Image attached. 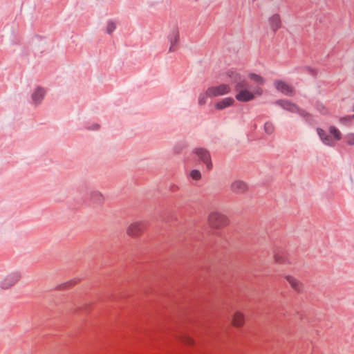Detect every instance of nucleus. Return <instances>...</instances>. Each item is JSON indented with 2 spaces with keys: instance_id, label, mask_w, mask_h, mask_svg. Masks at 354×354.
Wrapping results in <instances>:
<instances>
[{
  "instance_id": "f704fd0d",
  "label": "nucleus",
  "mask_w": 354,
  "mask_h": 354,
  "mask_svg": "<svg viewBox=\"0 0 354 354\" xmlns=\"http://www.w3.org/2000/svg\"><path fill=\"white\" fill-rule=\"evenodd\" d=\"M353 111H354V104H353Z\"/></svg>"
},
{
  "instance_id": "20e7f679",
  "label": "nucleus",
  "mask_w": 354,
  "mask_h": 354,
  "mask_svg": "<svg viewBox=\"0 0 354 354\" xmlns=\"http://www.w3.org/2000/svg\"><path fill=\"white\" fill-rule=\"evenodd\" d=\"M276 104L280 106L283 109L288 111L292 113H297L301 117L308 119L310 118V114L306 111L301 109L299 106L287 100H279L276 102Z\"/></svg>"
},
{
  "instance_id": "6ab92c4d",
  "label": "nucleus",
  "mask_w": 354,
  "mask_h": 354,
  "mask_svg": "<svg viewBox=\"0 0 354 354\" xmlns=\"http://www.w3.org/2000/svg\"><path fill=\"white\" fill-rule=\"evenodd\" d=\"M179 339L186 345H194L195 342L193 338L184 334L179 337Z\"/></svg>"
},
{
  "instance_id": "c9c22d12",
  "label": "nucleus",
  "mask_w": 354,
  "mask_h": 354,
  "mask_svg": "<svg viewBox=\"0 0 354 354\" xmlns=\"http://www.w3.org/2000/svg\"><path fill=\"white\" fill-rule=\"evenodd\" d=\"M352 118H354V115H352Z\"/></svg>"
},
{
  "instance_id": "a211bd4d",
  "label": "nucleus",
  "mask_w": 354,
  "mask_h": 354,
  "mask_svg": "<svg viewBox=\"0 0 354 354\" xmlns=\"http://www.w3.org/2000/svg\"><path fill=\"white\" fill-rule=\"evenodd\" d=\"M248 77L251 80L254 81L255 83L258 84L262 85L264 84L265 80L263 77L259 75H257L256 73H250L248 75Z\"/></svg>"
},
{
  "instance_id": "9d476101",
  "label": "nucleus",
  "mask_w": 354,
  "mask_h": 354,
  "mask_svg": "<svg viewBox=\"0 0 354 354\" xmlns=\"http://www.w3.org/2000/svg\"><path fill=\"white\" fill-rule=\"evenodd\" d=\"M248 189L247 183L241 180H236L230 184V190L237 194H243Z\"/></svg>"
},
{
  "instance_id": "f257e3e1",
  "label": "nucleus",
  "mask_w": 354,
  "mask_h": 354,
  "mask_svg": "<svg viewBox=\"0 0 354 354\" xmlns=\"http://www.w3.org/2000/svg\"><path fill=\"white\" fill-rule=\"evenodd\" d=\"M225 80L234 84V91L237 92L235 97L239 102H249L254 98V93L248 90V83L238 72L232 70L227 71Z\"/></svg>"
},
{
  "instance_id": "f8f14e48",
  "label": "nucleus",
  "mask_w": 354,
  "mask_h": 354,
  "mask_svg": "<svg viewBox=\"0 0 354 354\" xmlns=\"http://www.w3.org/2000/svg\"><path fill=\"white\" fill-rule=\"evenodd\" d=\"M88 197L90 202L93 205L101 206L104 203V196L97 190H90Z\"/></svg>"
},
{
  "instance_id": "2eb2a0df",
  "label": "nucleus",
  "mask_w": 354,
  "mask_h": 354,
  "mask_svg": "<svg viewBox=\"0 0 354 354\" xmlns=\"http://www.w3.org/2000/svg\"><path fill=\"white\" fill-rule=\"evenodd\" d=\"M271 29L275 32L281 26V17L279 14H274L268 19Z\"/></svg>"
},
{
  "instance_id": "5701e85b",
  "label": "nucleus",
  "mask_w": 354,
  "mask_h": 354,
  "mask_svg": "<svg viewBox=\"0 0 354 354\" xmlns=\"http://www.w3.org/2000/svg\"><path fill=\"white\" fill-rule=\"evenodd\" d=\"M189 176L191 178L195 180H198L201 178V174L198 169H193L190 171Z\"/></svg>"
},
{
  "instance_id": "f03ea898",
  "label": "nucleus",
  "mask_w": 354,
  "mask_h": 354,
  "mask_svg": "<svg viewBox=\"0 0 354 354\" xmlns=\"http://www.w3.org/2000/svg\"><path fill=\"white\" fill-rule=\"evenodd\" d=\"M209 226L214 230H221L229 224L228 217L218 211H212L207 216Z\"/></svg>"
},
{
  "instance_id": "c85d7f7f",
  "label": "nucleus",
  "mask_w": 354,
  "mask_h": 354,
  "mask_svg": "<svg viewBox=\"0 0 354 354\" xmlns=\"http://www.w3.org/2000/svg\"><path fill=\"white\" fill-rule=\"evenodd\" d=\"M178 186L175 184H172L169 186V190L173 192L178 191Z\"/></svg>"
},
{
  "instance_id": "39448f33",
  "label": "nucleus",
  "mask_w": 354,
  "mask_h": 354,
  "mask_svg": "<svg viewBox=\"0 0 354 354\" xmlns=\"http://www.w3.org/2000/svg\"><path fill=\"white\" fill-rule=\"evenodd\" d=\"M231 91V87L227 84H221L218 86H210L207 88V93L209 97H217L228 94Z\"/></svg>"
},
{
  "instance_id": "cd10ccee",
  "label": "nucleus",
  "mask_w": 354,
  "mask_h": 354,
  "mask_svg": "<svg viewBox=\"0 0 354 354\" xmlns=\"http://www.w3.org/2000/svg\"><path fill=\"white\" fill-rule=\"evenodd\" d=\"M304 71L308 72L309 74L312 75H315L317 74V71L314 68H311L308 66H305L302 68Z\"/></svg>"
},
{
  "instance_id": "4468645a",
  "label": "nucleus",
  "mask_w": 354,
  "mask_h": 354,
  "mask_svg": "<svg viewBox=\"0 0 354 354\" xmlns=\"http://www.w3.org/2000/svg\"><path fill=\"white\" fill-rule=\"evenodd\" d=\"M168 40L170 43L169 51H174L179 40V32L177 29L174 28L170 32L168 35Z\"/></svg>"
},
{
  "instance_id": "6e6552de",
  "label": "nucleus",
  "mask_w": 354,
  "mask_h": 354,
  "mask_svg": "<svg viewBox=\"0 0 354 354\" xmlns=\"http://www.w3.org/2000/svg\"><path fill=\"white\" fill-rule=\"evenodd\" d=\"M21 278L19 272H12L0 282V287L2 289H8L13 286Z\"/></svg>"
},
{
  "instance_id": "4be33fe9",
  "label": "nucleus",
  "mask_w": 354,
  "mask_h": 354,
  "mask_svg": "<svg viewBox=\"0 0 354 354\" xmlns=\"http://www.w3.org/2000/svg\"><path fill=\"white\" fill-rule=\"evenodd\" d=\"M315 107L317 110L323 115H326L328 113V110L322 103L317 102Z\"/></svg>"
},
{
  "instance_id": "7ed1b4c3",
  "label": "nucleus",
  "mask_w": 354,
  "mask_h": 354,
  "mask_svg": "<svg viewBox=\"0 0 354 354\" xmlns=\"http://www.w3.org/2000/svg\"><path fill=\"white\" fill-rule=\"evenodd\" d=\"M147 227L145 221H136L131 223L126 229L127 236L136 239L140 237Z\"/></svg>"
},
{
  "instance_id": "423d86ee",
  "label": "nucleus",
  "mask_w": 354,
  "mask_h": 354,
  "mask_svg": "<svg viewBox=\"0 0 354 354\" xmlns=\"http://www.w3.org/2000/svg\"><path fill=\"white\" fill-rule=\"evenodd\" d=\"M194 153L196 154L198 158L206 165L208 170L212 168V163L209 151L204 148H196Z\"/></svg>"
},
{
  "instance_id": "ddd939ff",
  "label": "nucleus",
  "mask_w": 354,
  "mask_h": 354,
  "mask_svg": "<svg viewBox=\"0 0 354 354\" xmlns=\"http://www.w3.org/2000/svg\"><path fill=\"white\" fill-rule=\"evenodd\" d=\"M44 96V88L42 86H37L31 95V99L35 106L41 104Z\"/></svg>"
},
{
  "instance_id": "f3484780",
  "label": "nucleus",
  "mask_w": 354,
  "mask_h": 354,
  "mask_svg": "<svg viewBox=\"0 0 354 354\" xmlns=\"http://www.w3.org/2000/svg\"><path fill=\"white\" fill-rule=\"evenodd\" d=\"M234 100L232 97H225L215 104V108L218 110H222L232 106Z\"/></svg>"
},
{
  "instance_id": "393cba45",
  "label": "nucleus",
  "mask_w": 354,
  "mask_h": 354,
  "mask_svg": "<svg viewBox=\"0 0 354 354\" xmlns=\"http://www.w3.org/2000/svg\"><path fill=\"white\" fill-rule=\"evenodd\" d=\"M264 130L268 134H271L274 130V125L270 122H266L264 124Z\"/></svg>"
},
{
  "instance_id": "7c9ffc66",
  "label": "nucleus",
  "mask_w": 354,
  "mask_h": 354,
  "mask_svg": "<svg viewBox=\"0 0 354 354\" xmlns=\"http://www.w3.org/2000/svg\"><path fill=\"white\" fill-rule=\"evenodd\" d=\"M77 282V280H73V281H71L69 282H68L66 284V286L67 287H71V286H73V285L76 284Z\"/></svg>"
},
{
  "instance_id": "473e14b6",
  "label": "nucleus",
  "mask_w": 354,
  "mask_h": 354,
  "mask_svg": "<svg viewBox=\"0 0 354 354\" xmlns=\"http://www.w3.org/2000/svg\"><path fill=\"white\" fill-rule=\"evenodd\" d=\"M346 118H341V121L344 120H346Z\"/></svg>"
},
{
  "instance_id": "2f4dec72",
  "label": "nucleus",
  "mask_w": 354,
  "mask_h": 354,
  "mask_svg": "<svg viewBox=\"0 0 354 354\" xmlns=\"http://www.w3.org/2000/svg\"><path fill=\"white\" fill-rule=\"evenodd\" d=\"M99 128V125L98 124H95V128L93 129H98Z\"/></svg>"
},
{
  "instance_id": "aec40b11",
  "label": "nucleus",
  "mask_w": 354,
  "mask_h": 354,
  "mask_svg": "<svg viewBox=\"0 0 354 354\" xmlns=\"http://www.w3.org/2000/svg\"><path fill=\"white\" fill-rule=\"evenodd\" d=\"M329 132L333 136L336 140H339L342 138L340 131L334 126H331L329 128Z\"/></svg>"
},
{
  "instance_id": "a878e982",
  "label": "nucleus",
  "mask_w": 354,
  "mask_h": 354,
  "mask_svg": "<svg viewBox=\"0 0 354 354\" xmlns=\"http://www.w3.org/2000/svg\"><path fill=\"white\" fill-rule=\"evenodd\" d=\"M346 142L349 145H354V133H348L346 136Z\"/></svg>"
},
{
  "instance_id": "9b49d317",
  "label": "nucleus",
  "mask_w": 354,
  "mask_h": 354,
  "mask_svg": "<svg viewBox=\"0 0 354 354\" xmlns=\"http://www.w3.org/2000/svg\"><path fill=\"white\" fill-rule=\"evenodd\" d=\"M285 279L288 282L291 288L297 292H301L304 290L303 283L297 278L288 274L284 277Z\"/></svg>"
},
{
  "instance_id": "72a5a7b5",
  "label": "nucleus",
  "mask_w": 354,
  "mask_h": 354,
  "mask_svg": "<svg viewBox=\"0 0 354 354\" xmlns=\"http://www.w3.org/2000/svg\"><path fill=\"white\" fill-rule=\"evenodd\" d=\"M37 37H39V38H41V37L39 36V35H36Z\"/></svg>"
},
{
  "instance_id": "dca6fc26",
  "label": "nucleus",
  "mask_w": 354,
  "mask_h": 354,
  "mask_svg": "<svg viewBox=\"0 0 354 354\" xmlns=\"http://www.w3.org/2000/svg\"><path fill=\"white\" fill-rule=\"evenodd\" d=\"M317 131L319 138L325 145L330 147L335 146V142L331 138V137L325 132L324 130L321 128H317Z\"/></svg>"
},
{
  "instance_id": "b1692460",
  "label": "nucleus",
  "mask_w": 354,
  "mask_h": 354,
  "mask_svg": "<svg viewBox=\"0 0 354 354\" xmlns=\"http://www.w3.org/2000/svg\"><path fill=\"white\" fill-rule=\"evenodd\" d=\"M274 260L277 263H283L285 259L283 255L278 251L274 252L273 255Z\"/></svg>"
},
{
  "instance_id": "1a4fd4ad",
  "label": "nucleus",
  "mask_w": 354,
  "mask_h": 354,
  "mask_svg": "<svg viewBox=\"0 0 354 354\" xmlns=\"http://www.w3.org/2000/svg\"><path fill=\"white\" fill-rule=\"evenodd\" d=\"M276 89L286 95H293L295 91L293 87L282 80H276L274 82Z\"/></svg>"
},
{
  "instance_id": "0eeeda50",
  "label": "nucleus",
  "mask_w": 354,
  "mask_h": 354,
  "mask_svg": "<svg viewBox=\"0 0 354 354\" xmlns=\"http://www.w3.org/2000/svg\"><path fill=\"white\" fill-rule=\"evenodd\" d=\"M245 322V315L243 311L235 310L231 315V324L235 328H241Z\"/></svg>"
},
{
  "instance_id": "c756f323",
  "label": "nucleus",
  "mask_w": 354,
  "mask_h": 354,
  "mask_svg": "<svg viewBox=\"0 0 354 354\" xmlns=\"http://www.w3.org/2000/svg\"><path fill=\"white\" fill-rule=\"evenodd\" d=\"M254 95L257 94V95H261L263 93V90L261 88H257L254 90Z\"/></svg>"
},
{
  "instance_id": "412c9836",
  "label": "nucleus",
  "mask_w": 354,
  "mask_h": 354,
  "mask_svg": "<svg viewBox=\"0 0 354 354\" xmlns=\"http://www.w3.org/2000/svg\"><path fill=\"white\" fill-rule=\"evenodd\" d=\"M207 97H209V94L207 93V89L205 92L201 93L199 95L198 100V104L200 106H203L204 104H205L206 100Z\"/></svg>"
},
{
  "instance_id": "bb28decb",
  "label": "nucleus",
  "mask_w": 354,
  "mask_h": 354,
  "mask_svg": "<svg viewBox=\"0 0 354 354\" xmlns=\"http://www.w3.org/2000/svg\"><path fill=\"white\" fill-rule=\"evenodd\" d=\"M115 29V25L113 22L109 21L107 25L106 32L111 34Z\"/></svg>"
}]
</instances>
